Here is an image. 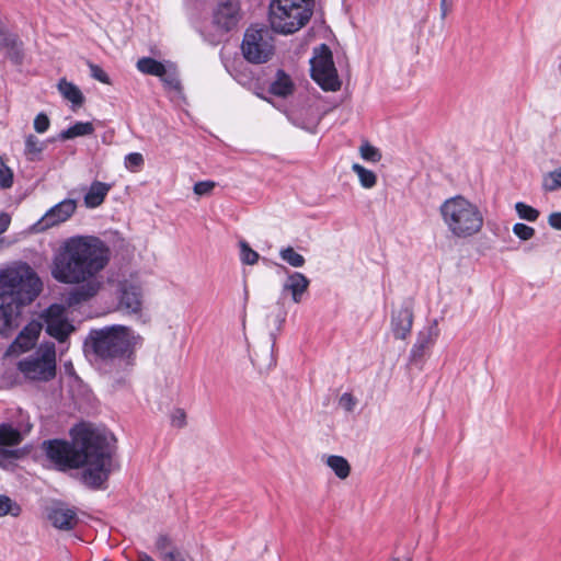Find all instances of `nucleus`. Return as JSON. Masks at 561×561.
<instances>
[{"instance_id":"603ef678","label":"nucleus","mask_w":561,"mask_h":561,"mask_svg":"<svg viewBox=\"0 0 561 561\" xmlns=\"http://www.w3.org/2000/svg\"><path fill=\"white\" fill-rule=\"evenodd\" d=\"M300 126L305 129L312 130V128L316 126V124H312L311 126H309V125H300Z\"/></svg>"},{"instance_id":"a19ab883","label":"nucleus","mask_w":561,"mask_h":561,"mask_svg":"<svg viewBox=\"0 0 561 561\" xmlns=\"http://www.w3.org/2000/svg\"><path fill=\"white\" fill-rule=\"evenodd\" d=\"M215 185L213 181H201L194 184L193 191L199 196L207 195L214 190Z\"/></svg>"},{"instance_id":"f03ea898","label":"nucleus","mask_w":561,"mask_h":561,"mask_svg":"<svg viewBox=\"0 0 561 561\" xmlns=\"http://www.w3.org/2000/svg\"><path fill=\"white\" fill-rule=\"evenodd\" d=\"M71 436V444L58 439L44 442L47 458L60 469L82 467V482L92 489L103 488L110 474L118 468L114 459V437L87 424L76 426Z\"/></svg>"},{"instance_id":"393cba45","label":"nucleus","mask_w":561,"mask_h":561,"mask_svg":"<svg viewBox=\"0 0 561 561\" xmlns=\"http://www.w3.org/2000/svg\"><path fill=\"white\" fill-rule=\"evenodd\" d=\"M325 463L337 478L344 480L350 476L351 466L344 457L337 455L328 456Z\"/></svg>"},{"instance_id":"79ce46f5","label":"nucleus","mask_w":561,"mask_h":561,"mask_svg":"<svg viewBox=\"0 0 561 561\" xmlns=\"http://www.w3.org/2000/svg\"><path fill=\"white\" fill-rule=\"evenodd\" d=\"M356 403V399L348 392H345L340 397V405L347 412H352Z\"/></svg>"},{"instance_id":"6ab92c4d","label":"nucleus","mask_w":561,"mask_h":561,"mask_svg":"<svg viewBox=\"0 0 561 561\" xmlns=\"http://www.w3.org/2000/svg\"><path fill=\"white\" fill-rule=\"evenodd\" d=\"M310 280L306 275L299 272L288 274L287 279L283 285V294L288 291L291 295V299L295 304H300L304 294L308 290Z\"/></svg>"},{"instance_id":"aec40b11","label":"nucleus","mask_w":561,"mask_h":561,"mask_svg":"<svg viewBox=\"0 0 561 561\" xmlns=\"http://www.w3.org/2000/svg\"><path fill=\"white\" fill-rule=\"evenodd\" d=\"M112 190V184L100 181H93L84 195V205L88 208L99 207Z\"/></svg>"},{"instance_id":"9d476101","label":"nucleus","mask_w":561,"mask_h":561,"mask_svg":"<svg viewBox=\"0 0 561 561\" xmlns=\"http://www.w3.org/2000/svg\"><path fill=\"white\" fill-rule=\"evenodd\" d=\"M65 313V307L55 304L49 306L42 314L46 332L60 343L66 342L75 330V327L67 320Z\"/></svg>"},{"instance_id":"39448f33","label":"nucleus","mask_w":561,"mask_h":561,"mask_svg":"<svg viewBox=\"0 0 561 561\" xmlns=\"http://www.w3.org/2000/svg\"><path fill=\"white\" fill-rule=\"evenodd\" d=\"M140 336L127 327L112 325L92 331L89 343L93 353L104 360L123 359L130 357Z\"/></svg>"},{"instance_id":"f8f14e48","label":"nucleus","mask_w":561,"mask_h":561,"mask_svg":"<svg viewBox=\"0 0 561 561\" xmlns=\"http://www.w3.org/2000/svg\"><path fill=\"white\" fill-rule=\"evenodd\" d=\"M142 306V291L139 284L130 280L119 283L118 308L131 313H138Z\"/></svg>"},{"instance_id":"37998d69","label":"nucleus","mask_w":561,"mask_h":561,"mask_svg":"<svg viewBox=\"0 0 561 561\" xmlns=\"http://www.w3.org/2000/svg\"><path fill=\"white\" fill-rule=\"evenodd\" d=\"M172 425L176 427H183L186 423V414L184 410L176 409L171 415Z\"/></svg>"},{"instance_id":"7c9ffc66","label":"nucleus","mask_w":561,"mask_h":561,"mask_svg":"<svg viewBox=\"0 0 561 561\" xmlns=\"http://www.w3.org/2000/svg\"><path fill=\"white\" fill-rule=\"evenodd\" d=\"M515 210L519 218L528 221H536L539 217V211L537 209L523 202L515 204Z\"/></svg>"},{"instance_id":"f257e3e1","label":"nucleus","mask_w":561,"mask_h":561,"mask_svg":"<svg viewBox=\"0 0 561 561\" xmlns=\"http://www.w3.org/2000/svg\"><path fill=\"white\" fill-rule=\"evenodd\" d=\"M110 260L111 250L100 238L72 236L54 251L50 274L58 283L79 285L69 294V302L76 305L93 298L101 290L102 273Z\"/></svg>"},{"instance_id":"dca6fc26","label":"nucleus","mask_w":561,"mask_h":561,"mask_svg":"<svg viewBox=\"0 0 561 561\" xmlns=\"http://www.w3.org/2000/svg\"><path fill=\"white\" fill-rule=\"evenodd\" d=\"M439 335V329L437 321H433L431 324L425 327L419 332L416 342L411 350V356L413 359L421 358L425 353L432 348Z\"/></svg>"},{"instance_id":"9b49d317","label":"nucleus","mask_w":561,"mask_h":561,"mask_svg":"<svg viewBox=\"0 0 561 561\" xmlns=\"http://www.w3.org/2000/svg\"><path fill=\"white\" fill-rule=\"evenodd\" d=\"M42 331V324L36 321H32L24 327L19 333L16 339L5 351V356L14 357L20 354L30 351L36 343L38 335Z\"/></svg>"},{"instance_id":"f704fd0d","label":"nucleus","mask_w":561,"mask_h":561,"mask_svg":"<svg viewBox=\"0 0 561 561\" xmlns=\"http://www.w3.org/2000/svg\"><path fill=\"white\" fill-rule=\"evenodd\" d=\"M125 168L131 172H137L144 165V157L139 152H131L125 157Z\"/></svg>"},{"instance_id":"c9c22d12","label":"nucleus","mask_w":561,"mask_h":561,"mask_svg":"<svg viewBox=\"0 0 561 561\" xmlns=\"http://www.w3.org/2000/svg\"><path fill=\"white\" fill-rule=\"evenodd\" d=\"M156 549L159 552L160 559L163 561L164 553H170L176 549L172 545V540L167 535H160L156 540Z\"/></svg>"},{"instance_id":"6e6552de","label":"nucleus","mask_w":561,"mask_h":561,"mask_svg":"<svg viewBox=\"0 0 561 561\" xmlns=\"http://www.w3.org/2000/svg\"><path fill=\"white\" fill-rule=\"evenodd\" d=\"M241 49L248 61L252 64L266 62L274 55L273 36L265 28H248Z\"/></svg>"},{"instance_id":"20e7f679","label":"nucleus","mask_w":561,"mask_h":561,"mask_svg":"<svg viewBox=\"0 0 561 561\" xmlns=\"http://www.w3.org/2000/svg\"><path fill=\"white\" fill-rule=\"evenodd\" d=\"M439 214L448 232L457 239H468L478 234L484 224L481 209L461 195L444 201L439 206Z\"/></svg>"},{"instance_id":"864d4df0","label":"nucleus","mask_w":561,"mask_h":561,"mask_svg":"<svg viewBox=\"0 0 561 561\" xmlns=\"http://www.w3.org/2000/svg\"><path fill=\"white\" fill-rule=\"evenodd\" d=\"M5 41H7V44H9V42H10L11 44H13V45L15 44V39H14V38H13V39H5Z\"/></svg>"},{"instance_id":"09e8293b","label":"nucleus","mask_w":561,"mask_h":561,"mask_svg":"<svg viewBox=\"0 0 561 561\" xmlns=\"http://www.w3.org/2000/svg\"><path fill=\"white\" fill-rule=\"evenodd\" d=\"M449 4L447 3V0H442L440 1V14H442V19H445L449 12Z\"/></svg>"},{"instance_id":"a211bd4d","label":"nucleus","mask_w":561,"mask_h":561,"mask_svg":"<svg viewBox=\"0 0 561 561\" xmlns=\"http://www.w3.org/2000/svg\"><path fill=\"white\" fill-rule=\"evenodd\" d=\"M32 430V424L21 423L18 427L11 423L0 424V446H18Z\"/></svg>"},{"instance_id":"2eb2a0df","label":"nucleus","mask_w":561,"mask_h":561,"mask_svg":"<svg viewBox=\"0 0 561 561\" xmlns=\"http://www.w3.org/2000/svg\"><path fill=\"white\" fill-rule=\"evenodd\" d=\"M47 517L51 525L60 530H71L78 524L76 511L64 504H56L48 511Z\"/></svg>"},{"instance_id":"f3484780","label":"nucleus","mask_w":561,"mask_h":561,"mask_svg":"<svg viewBox=\"0 0 561 561\" xmlns=\"http://www.w3.org/2000/svg\"><path fill=\"white\" fill-rule=\"evenodd\" d=\"M413 325V311L410 307H402L391 317V331L398 340L408 337Z\"/></svg>"},{"instance_id":"c03bdc74","label":"nucleus","mask_w":561,"mask_h":561,"mask_svg":"<svg viewBox=\"0 0 561 561\" xmlns=\"http://www.w3.org/2000/svg\"><path fill=\"white\" fill-rule=\"evenodd\" d=\"M549 225L558 230H561V213H552L548 218Z\"/></svg>"},{"instance_id":"1a4fd4ad","label":"nucleus","mask_w":561,"mask_h":561,"mask_svg":"<svg viewBox=\"0 0 561 561\" xmlns=\"http://www.w3.org/2000/svg\"><path fill=\"white\" fill-rule=\"evenodd\" d=\"M312 79L325 91H337L341 81L335 69L332 53L327 45H321L314 50L310 60Z\"/></svg>"},{"instance_id":"a18cd8bd","label":"nucleus","mask_w":561,"mask_h":561,"mask_svg":"<svg viewBox=\"0 0 561 561\" xmlns=\"http://www.w3.org/2000/svg\"><path fill=\"white\" fill-rule=\"evenodd\" d=\"M163 561H185L178 549H173L170 553H164Z\"/></svg>"},{"instance_id":"a878e982","label":"nucleus","mask_w":561,"mask_h":561,"mask_svg":"<svg viewBox=\"0 0 561 561\" xmlns=\"http://www.w3.org/2000/svg\"><path fill=\"white\" fill-rule=\"evenodd\" d=\"M137 69L145 73L158 77L164 75L165 65L151 58V57H142L137 61Z\"/></svg>"},{"instance_id":"2f4dec72","label":"nucleus","mask_w":561,"mask_h":561,"mask_svg":"<svg viewBox=\"0 0 561 561\" xmlns=\"http://www.w3.org/2000/svg\"><path fill=\"white\" fill-rule=\"evenodd\" d=\"M542 186L546 191L552 192L561 187V168L549 172L543 178Z\"/></svg>"},{"instance_id":"b1692460","label":"nucleus","mask_w":561,"mask_h":561,"mask_svg":"<svg viewBox=\"0 0 561 561\" xmlns=\"http://www.w3.org/2000/svg\"><path fill=\"white\" fill-rule=\"evenodd\" d=\"M46 148V141L39 140L34 135H27L25 137L24 153L30 161L41 160V154Z\"/></svg>"},{"instance_id":"423d86ee","label":"nucleus","mask_w":561,"mask_h":561,"mask_svg":"<svg viewBox=\"0 0 561 561\" xmlns=\"http://www.w3.org/2000/svg\"><path fill=\"white\" fill-rule=\"evenodd\" d=\"M314 0H271L268 22L271 28L283 35L294 34L311 19Z\"/></svg>"},{"instance_id":"0eeeda50","label":"nucleus","mask_w":561,"mask_h":561,"mask_svg":"<svg viewBox=\"0 0 561 561\" xmlns=\"http://www.w3.org/2000/svg\"><path fill=\"white\" fill-rule=\"evenodd\" d=\"M19 369L25 377L33 380L47 381L56 374V350L53 343L39 346L35 356L19 363Z\"/></svg>"},{"instance_id":"c756f323","label":"nucleus","mask_w":561,"mask_h":561,"mask_svg":"<svg viewBox=\"0 0 561 561\" xmlns=\"http://www.w3.org/2000/svg\"><path fill=\"white\" fill-rule=\"evenodd\" d=\"M161 81L172 90H180L181 83L176 73V69L172 64L165 65L164 75L159 76Z\"/></svg>"},{"instance_id":"e433bc0d","label":"nucleus","mask_w":561,"mask_h":561,"mask_svg":"<svg viewBox=\"0 0 561 561\" xmlns=\"http://www.w3.org/2000/svg\"><path fill=\"white\" fill-rule=\"evenodd\" d=\"M13 184V173L0 158V187L9 188Z\"/></svg>"},{"instance_id":"4be33fe9","label":"nucleus","mask_w":561,"mask_h":561,"mask_svg":"<svg viewBox=\"0 0 561 561\" xmlns=\"http://www.w3.org/2000/svg\"><path fill=\"white\" fill-rule=\"evenodd\" d=\"M57 87L60 94L66 100L70 101L73 106H81L83 104L84 96L80 89L72 82H69L66 79H60Z\"/></svg>"},{"instance_id":"cd10ccee","label":"nucleus","mask_w":561,"mask_h":561,"mask_svg":"<svg viewBox=\"0 0 561 561\" xmlns=\"http://www.w3.org/2000/svg\"><path fill=\"white\" fill-rule=\"evenodd\" d=\"M22 512L21 505L4 494H0V517L11 515L18 517Z\"/></svg>"},{"instance_id":"473e14b6","label":"nucleus","mask_w":561,"mask_h":561,"mask_svg":"<svg viewBox=\"0 0 561 561\" xmlns=\"http://www.w3.org/2000/svg\"><path fill=\"white\" fill-rule=\"evenodd\" d=\"M360 157L369 162H379L381 159L380 151L368 142H364L359 148Z\"/></svg>"},{"instance_id":"c85d7f7f","label":"nucleus","mask_w":561,"mask_h":561,"mask_svg":"<svg viewBox=\"0 0 561 561\" xmlns=\"http://www.w3.org/2000/svg\"><path fill=\"white\" fill-rule=\"evenodd\" d=\"M279 256L283 261L293 267H302L306 263L305 257L298 253L293 247L280 249Z\"/></svg>"},{"instance_id":"bb28decb","label":"nucleus","mask_w":561,"mask_h":561,"mask_svg":"<svg viewBox=\"0 0 561 561\" xmlns=\"http://www.w3.org/2000/svg\"><path fill=\"white\" fill-rule=\"evenodd\" d=\"M352 170L357 174L363 187L371 188L376 185L377 176L373 171L367 170L366 168L358 163H354L352 165Z\"/></svg>"},{"instance_id":"72a5a7b5","label":"nucleus","mask_w":561,"mask_h":561,"mask_svg":"<svg viewBox=\"0 0 561 561\" xmlns=\"http://www.w3.org/2000/svg\"><path fill=\"white\" fill-rule=\"evenodd\" d=\"M240 256L244 264L253 265L259 261V253L250 248L245 241L240 242Z\"/></svg>"},{"instance_id":"8fccbe9b","label":"nucleus","mask_w":561,"mask_h":561,"mask_svg":"<svg viewBox=\"0 0 561 561\" xmlns=\"http://www.w3.org/2000/svg\"><path fill=\"white\" fill-rule=\"evenodd\" d=\"M138 561H154V560L147 553H140L138 556Z\"/></svg>"},{"instance_id":"3c124183","label":"nucleus","mask_w":561,"mask_h":561,"mask_svg":"<svg viewBox=\"0 0 561 561\" xmlns=\"http://www.w3.org/2000/svg\"><path fill=\"white\" fill-rule=\"evenodd\" d=\"M390 561H411V560H410V558L404 557L402 559H400V558H392Z\"/></svg>"},{"instance_id":"4c0bfd02","label":"nucleus","mask_w":561,"mask_h":561,"mask_svg":"<svg viewBox=\"0 0 561 561\" xmlns=\"http://www.w3.org/2000/svg\"><path fill=\"white\" fill-rule=\"evenodd\" d=\"M513 232L515 236H517L520 240L526 241L534 237L535 229L533 227H529L525 224L517 222L513 226Z\"/></svg>"},{"instance_id":"ddd939ff","label":"nucleus","mask_w":561,"mask_h":561,"mask_svg":"<svg viewBox=\"0 0 561 561\" xmlns=\"http://www.w3.org/2000/svg\"><path fill=\"white\" fill-rule=\"evenodd\" d=\"M239 4L236 0H220L214 11V23L224 31L238 24Z\"/></svg>"},{"instance_id":"7ed1b4c3","label":"nucleus","mask_w":561,"mask_h":561,"mask_svg":"<svg viewBox=\"0 0 561 561\" xmlns=\"http://www.w3.org/2000/svg\"><path fill=\"white\" fill-rule=\"evenodd\" d=\"M43 284L26 263L0 270V333L11 334L19 325L22 310L41 294Z\"/></svg>"},{"instance_id":"412c9836","label":"nucleus","mask_w":561,"mask_h":561,"mask_svg":"<svg viewBox=\"0 0 561 561\" xmlns=\"http://www.w3.org/2000/svg\"><path fill=\"white\" fill-rule=\"evenodd\" d=\"M294 91V83L290 77L283 70L276 72L275 79L270 84V92L276 96L285 98Z\"/></svg>"},{"instance_id":"5701e85b","label":"nucleus","mask_w":561,"mask_h":561,"mask_svg":"<svg viewBox=\"0 0 561 561\" xmlns=\"http://www.w3.org/2000/svg\"><path fill=\"white\" fill-rule=\"evenodd\" d=\"M94 133V126L91 122H77L69 128L58 135V139L68 140L76 137L89 136Z\"/></svg>"},{"instance_id":"ea45409f","label":"nucleus","mask_w":561,"mask_h":561,"mask_svg":"<svg viewBox=\"0 0 561 561\" xmlns=\"http://www.w3.org/2000/svg\"><path fill=\"white\" fill-rule=\"evenodd\" d=\"M49 118L44 113L37 114L34 118V129L39 134L45 133L49 128Z\"/></svg>"},{"instance_id":"4468645a","label":"nucleus","mask_w":561,"mask_h":561,"mask_svg":"<svg viewBox=\"0 0 561 561\" xmlns=\"http://www.w3.org/2000/svg\"><path fill=\"white\" fill-rule=\"evenodd\" d=\"M77 209V202L75 199H64L57 205L53 206L43 216L41 222L44 228H49L68 220Z\"/></svg>"},{"instance_id":"de8ad7c7","label":"nucleus","mask_w":561,"mask_h":561,"mask_svg":"<svg viewBox=\"0 0 561 561\" xmlns=\"http://www.w3.org/2000/svg\"><path fill=\"white\" fill-rule=\"evenodd\" d=\"M11 222V218L5 213H0V234L3 233Z\"/></svg>"},{"instance_id":"58836bf2","label":"nucleus","mask_w":561,"mask_h":561,"mask_svg":"<svg viewBox=\"0 0 561 561\" xmlns=\"http://www.w3.org/2000/svg\"><path fill=\"white\" fill-rule=\"evenodd\" d=\"M91 77L102 83L110 84L111 80L107 73L98 65L89 62Z\"/></svg>"},{"instance_id":"49530a36","label":"nucleus","mask_w":561,"mask_h":561,"mask_svg":"<svg viewBox=\"0 0 561 561\" xmlns=\"http://www.w3.org/2000/svg\"><path fill=\"white\" fill-rule=\"evenodd\" d=\"M286 314H287V312H286L285 310L280 309V310L276 313V316H275V324H276V329H277L278 331H280V330H282L283 324L285 323Z\"/></svg>"}]
</instances>
